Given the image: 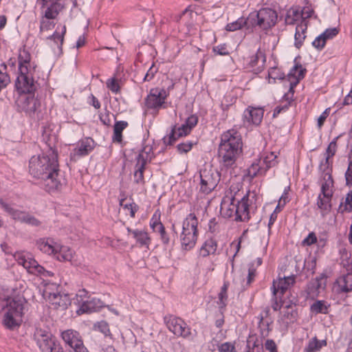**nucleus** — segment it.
I'll use <instances>...</instances> for the list:
<instances>
[{"label": "nucleus", "instance_id": "nucleus-29", "mask_svg": "<svg viewBox=\"0 0 352 352\" xmlns=\"http://www.w3.org/2000/svg\"><path fill=\"white\" fill-rule=\"evenodd\" d=\"M217 248V241L213 239H207L199 250V255L206 257L210 254H214Z\"/></svg>", "mask_w": 352, "mask_h": 352}, {"label": "nucleus", "instance_id": "nucleus-12", "mask_svg": "<svg viewBox=\"0 0 352 352\" xmlns=\"http://www.w3.org/2000/svg\"><path fill=\"white\" fill-rule=\"evenodd\" d=\"M200 190L204 194H209L217 186L220 176L217 171L212 168H204L200 170Z\"/></svg>", "mask_w": 352, "mask_h": 352}, {"label": "nucleus", "instance_id": "nucleus-15", "mask_svg": "<svg viewBox=\"0 0 352 352\" xmlns=\"http://www.w3.org/2000/svg\"><path fill=\"white\" fill-rule=\"evenodd\" d=\"M61 336L65 344L74 349V352H89L79 333L76 331L66 330L62 333Z\"/></svg>", "mask_w": 352, "mask_h": 352}, {"label": "nucleus", "instance_id": "nucleus-21", "mask_svg": "<svg viewBox=\"0 0 352 352\" xmlns=\"http://www.w3.org/2000/svg\"><path fill=\"white\" fill-rule=\"evenodd\" d=\"M295 282V276H288L283 278H279L277 281H273L272 292L274 296L277 294L283 295L290 285H292Z\"/></svg>", "mask_w": 352, "mask_h": 352}, {"label": "nucleus", "instance_id": "nucleus-41", "mask_svg": "<svg viewBox=\"0 0 352 352\" xmlns=\"http://www.w3.org/2000/svg\"><path fill=\"white\" fill-rule=\"evenodd\" d=\"M150 226L153 229V230L155 232L158 233L160 236L164 233V232H166L164 225L160 220V217H157L155 214L153 216V217L151 219Z\"/></svg>", "mask_w": 352, "mask_h": 352}, {"label": "nucleus", "instance_id": "nucleus-53", "mask_svg": "<svg viewBox=\"0 0 352 352\" xmlns=\"http://www.w3.org/2000/svg\"><path fill=\"white\" fill-rule=\"evenodd\" d=\"M95 327L97 328L106 337L110 336L111 335L108 323L104 320L98 322L96 324H95Z\"/></svg>", "mask_w": 352, "mask_h": 352}, {"label": "nucleus", "instance_id": "nucleus-1", "mask_svg": "<svg viewBox=\"0 0 352 352\" xmlns=\"http://www.w3.org/2000/svg\"><path fill=\"white\" fill-rule=\"evenodd\" d=\"M29 173L32 177L41 179L44 189L50 193L60 191L66 185V180L59 168L58 153L52 148L47 153L30 158Z\"/></svg>", "mask_w": 352, "mask_h": 352}, {"label": "nucleus", "instance_id": "nucleus-3", "mask_svg": "<svg viewBox=\"0 0 352 352\" xmlns=\"http://www.w3.org/2000/svg\"><path fill=\"white\" fill-rule=\"evenodd\" d=\"M0 308L6 309L3 324L6 328L13 330L22 322L23 300L20 297L0 298Z\"/></svg>", "mask_w": 352, "mask_h": 352}, {"label": "nucleus", "instance_id": "nucleus-44", "mask_svg": "<svg viewBox=\"0 0 352 352\" xmlns=\"http://www.w3.org/2000/svg\"><path fill=\"white\" fill-rule=\"evenodd\" d=\"M276 157L277 156L274 154V153L271 152L270 153L266 155L263 159H261V163L266 171L270 168L273 167L276 164Z\"/></svg>", "mask_w": 352, "mask_h": 352}, {"label": "nucleus", "instance_id": "nucleus-52", "mask_svg": "<svg viewBox=\"0 0 352 352\" xmlns=\"http://www.w3.org/2000/svg\"><path fill=\"white\" fill-rule=\"evenodd\" d=\"M31 56L30 54L23 50L19 52V65L18 66H24L25 64H28L30 62Z\"/></svg>", "mask_w": 352, "mask_h": 352}, {"label": "nucleus", "instance_id": "nucleus-49", "mask_svg": "<svg viewBox=\"0 0 352 352\" xmlns=\"http://www.w3.org/2000/svg\"><path fill=\"white\" fill-rule=\"evenodd\" d=\"M195 144H196L195 142L188 140L177 144V149L178 153H179L180 154L187 153L192 149L193 145Z\"/></svg>", "mask_w": 352, "mask_h": 352}, {"label": "nucleus", "instance_id": "nucleus-22", "mask_svg": "<svg viewBox=\"0 0 352 352\" xmlns=\"http://www.w3.org/2000/svg\"><path fill=\"white\" fill-rule=\"evenodd\" d=\"M236 199L234 197H225L223 198L220 211L221 214L223 217L230 218L234 217L235 215V208H236Z\"/></svg>", "mask_w": 352, "mask_h": 352}, {"label": "nucleus", "instance_id": "nucleus-17", "mask_svg": "<svg viewBox=\"0 0 352 352\" xmlns=\"http://www.w3.org/2000/svg\"><path fill=\"white\" fill-rule=\"evenodd\" d=\"M167 97L166 91L164 89H152L146 98V105L148 109L160 108Z\"/></svg>", "mask_w": 352, "mask_h": 352}, {"label": "nucleus", "instance_id": "nucleus-45", "mask_svg": "<svg viewBox=\"0 0 352 352\" xmlns=\"http://www.w3.org/2000/svg\"><path fill=\"white\" fill-rule=\"evenodd\" d=\"M319 170L321 172L320 177H326L327 175L328 176V175L329 176H332V169L329 157H326L325 160L320 163L319 166Z\"/></svg>", "mask_w": 352, "mask_h": 352}, {"label": "nucleus", "instance_id": "nucleus-48", "mask_svg": "<svg viewBox=\"0 0 352 352\" xmlns=\"http://www.w3.org/2000/svg\"><path fill=\"white\" fill-rule=\"evenodd\" d=\"M300 19V12L298 10H290L287 12L285 21L287 25H294L296 21Z\"/></svg>", "mask_w": 352, "mask_h": 352}, {"label": "nucleus", "instance_id": "nucleus-18", "mask_svg": "<svg viewBox=\"0 0 352 352\" xmlns=\"http://www.w3.org/2000/svg\"><path fill=\"white\" fill-rule=\"evenodd\" d=\"M248 195L243 196L241 200L236 199L234 220L236 221H248L250 219L249 212Z\"/></svg>", "mask_w": 352, "mask_h": 352}, {"label": "nucleus", "instance_id": "nucleus-56", "mask_svg": "<svg viewBox=\"0 0 352 352\" xmlns=\"http://www.w3.org/2000/svg\"><path fill=\"white\" fill-rule=\"evenodd\" d=\"M350 155H352V148L351 149ZM345 179L346 186L351 187L352 186V160L349 162L347 170L345 173Z\"/></svg>", "mask_w": 352, "mask_h": 352}, {"label": "nucleus", "instance_id": "nucleus-47", "mask_svg": "<svg viewBox=\"0 0 352 352\" xmlns=\"http://www.w3.org/2000/svg\"><path fill=\"white\" fill-rule=\"evenodd\" d=\"M352 210V190H350L346 196L344 206H343V203L341 202L339 206V211L341 213H344L345 212H351Z\"/></svg>", "mask_w": 352, "mask_h": 352}, {"label": "nucleus", "instance_id": "nucleus-26", "mask_svg": "<svg viewBox=\"0 0 352 352\" xmlns=\"http://www.w3.org/2000/svg\"><path fill=\"white\" fill-rule=\"evenodd\" d=\"M338 291L342 293H348L352 291V273H347L340 276L336 280Z\"/></svg>", "mask_w": 352, "mask_h": 352}, {"label": "nucleus", "instance_id": "nucleus-4", "mask_svg": "<svg viewBox=\"0 0 352 352\" xmlns=\"http://www.w3.org/2000/svg\"><path fill=\"white\" fill-rule=\"evenodd\" d=\"M197 225L198 220L194 213H190L183 221L179 236L183 250L189 251L195 246L198 236Z\"/></svg>", "mask_w": 352, "mask_h": 352}, {"label": "nucleus", "instance_id": "nucleus-55", "mask_svg": "<svg viewBox=\"0 0 352 352\" xmlns=\"http://www.w3.org/2000/svg\"><path fill=\"white\" fill-rule=\"evenodd\" d=\"M269 322H265L263 320V317L261 318L260 322H259V328L261 331V335L262 337L265 338L267 337L269 334Z\"/></svg>", "mask_w": 352, "mask_h": 352}, {"label": "nucleus", "instance_id": "nucleus-32", "mask_svg": "<svg viewBox=\"0 0 352 352\" xmlns=\"http://www.w3.org/2000/svg\"><path fill=\"white\" fill-rule=\"evenodd\" d=\"M265 173L266 170L261 163V159H256L248 169V175L251 178L263 175Z\"/></svg>", "mask_w": 352, "mask_h": 352}, {"label": "nucleus", "instance_id": "nucleus-28", "mask_svg": "<svg viewBox=\"0 0 352 352\" xmlns=\"http://www.w3.org/2000/svg\"><path fill=\"white\" fill-rule=\"evenodd\" d=\"M326 278L325 275L322 274L320 276L311 280L307 285V292L309 296L314 297L320 292L319 289L322 287V280Z\"/></svg>", "mask_w": 352, "mask_h": 352}, {"label": "nucleus", "instance_id": "nucleus-31", "mask_svg": "<svg viewBox=\"0 0 352 352\" xmlns=\"http://www.w3.org/2000/svg\"><path fill=\"white\" fill-rule=\"evenodd\" d=\"M246 352H263L262 340L258 339L255 335H251L247 340Z\"/></svg>", "mask_w": 352, "mask_h": 352}, {"label": "nucleus", "instance_id": "nucleus-30", "mask_svg": "<svg viewBox=\"0 0 352 352\" xmlns=\"http://www.w3.org/2000/svg\"><path fill=\"white\" fill-rule=\"evenodd\" d=\"M307 28V23L300 22L296 28V32L294 34L295 43L294 45L297 48H300L306 38L305 32Z\"/></svg>", "mask_w": 352, "mask_h": 352}, {"label": "nucleus", "instance_id": "nucleus-38", "mask_svg": "<svg viewBox=\"0 0 352 352\" xmlns=\"http://www.w3.org/2000/svg\"><path fill=\"white\" fill-rule=\"evenodd\" d=\"M329 305L323 300H316L310 307V310L312 314H318L328 313Z\"/></svg>", "mask_w": 352, "mask_h": 352}, {"label": "nucleus", "instance_id": "nucleus-2", "mask_svg": "<svg viewBox=\"0 0 352 352\" xmlns=\"http://www.w3.org/2000/svg\"><path fill=\"white\" fill-rule=\"evenodd\" d=\"M242 146L241 137L237 131L228 130L223 133L218 148L220 165L225 168H233L242 153Z\"/></svg>", "mask_w": 352, "mask_h": 352}, {"label": "nucleus", "instance_id": "nucleus-61", "mask_svg": "<svg viewBox=\"0 0 352 352\" xmlns=\"http://www.w3.org/2000/svg\"><path fill=\"white\" fill-rule=\"evenodd\" d=\"M219 352H236L234 346L230 342H225L219 347Z\"/></svg>", "mask_w": 352, "mask_h": 352}, {"label": "nucleus", "instance_id": "nucleus-54", "mask_svg": "<svg viewBox=\"0 0 352 352\" xmlns=\"http://www.w3.org/2000/svg\"><path fill=\"white\" fill-rule=\"evenodd\" d=\"M299 12L301 22L307 23L306 20L311 16L314 10L309 6H305Z\"/></svg>", "mask_w": 352, "mask_h": 352}, {"label": "nucleus", "instance_id": "nucleus-58", "mask_svg": "<svg viewBox=\"0 0 352 352\" xmlns=\"http://www.w3.org/2000/svg\"><path fill=\"white\" fill-rule=\"evenodd\" d=\"M338 138L337 137L333 140H332L327 148V157H329V159L333 157L336 153L337 146L336 140Z\"/></svg>", "mask_w": 352, "mask_h": 352}, {"label": "nucleus", "instance_id": "nucleus-10", "mask_svg": "<svg viewBox=\"0 0 352 352\" xmlns=\"http://www.w3.org/2000/svg\"><path fill=\"white\" fill-rule=\"evenodd\" d=\"M198 118L195 115L188 117L185 122L180 126H174L168 136L163 138L166 145H172L179 138L189 134L191 130L197 125Z\"/></svg>", "mask_w": 352, "mask_h": 352}, {"label": "nucleus", "instance_id": "nucleus-7", "mask_svg": "<svg viewBox=\"0 0 352 352\" xmlns=\"http://www.w3.org/2000/svg\"><path fill=\"white\" fill-rule=\"evenodd\" d=\"M14 258L19 265H22L27 271L33 274L41 275L44 277L53 276L54 273L45 270L32 257V255L25 252H16Z\"/></svg>", "mask_w": 352, "mask_h": 352}, {"label": "nucleus", "instance_id": "nucleus-23", "mask_svg": "<svg viewBox=\"0 0 352 352\" xmlns=\"http://www.w3.org/2000/svg\"><path fill=\"white\" fill-rule=\"evenodd\" d=\"M95 142L91 138L81 140L76 148L74 149V154L79 157L87 155L95 147Z\"/></svg>", "mask_w": 352, "mask_h": 352}, {"label": "nucleus", "instance_id": "nucleus-19", "mask_svg": "<svg viewBox=\"0 0 352 352\" xmlns=\"http://www.w3.org/2000/svg\"><path fill=\"white\" fill-rule=\"evenodd\" d=\"M263 117V109L249 107L243 112V123L247 126L250 124L258 125L261 122Z\"/></svg>", "mask_w": 352, "mask_h": 352}, {"label": "nucleus", "instance_id": "nucleus-13", "mask_svg": "<svg viewBox=\"0 0 352 352\" xmlns=\"http://www.w3.org/2000/svg\"><path fill=\"white\" fill-rule=\"evenodd\" d=\"M33 338L42 352H50L59 344L50 331L41 328H36Z\"/></svg>", "mask_w": 352, "mask_h": 352}, {"label": "nucleus", "instance_id": "nucleus-27", "mask_svg": "<svg viewBox=\"0 0 352 352\" xmlns=\"http://www.w3.org/2000/svg\"><path fill=\"white\" fill-rule=\"evenodd\" d=\"M321 189L320 193L324 197H333V179L332 176L327 175L326 177H320Z\"/></svg>", "mask_w": 352, "mask_h": 352}, {"label": "nucleus", "instance_id": "nucleus-35", "mask_svg": "<svg viewBox=\"0 0 352 352\" xmlns=\"http://www.w3.org/2000/svg\"><path fill=\"white\" fill-rule=\"evenodd\" d=\"M60 261H70L73 258V251L67 246L60 245L55 255Z\"/></svg>", "mask_w": 352, "mask_h": 352}, {"label": "nucleus", "instance_id": "nucleus-25", "mask_svg": "<svg viewBox=\"0 0 352 352\" xmlns=\"http://www.w3.org/2000/svg\"><path fill=\"white\" fill-rule=\"evenodd\" d=\"M36 246L41 252L49 255H55L58 248V244L51 238L38 239L36 241Z\"/></svg>", "mask_w": 352, "mask_h": 352}, {"label": "nucleus", "instance_id": "nucleus-16", "mask_svg": "<svg viewBox=\"0 0 352 352\" xmlns=\"http://www.w3.org/2000/svg\"><path fill=\"white\" fill-rule=\"evenodd\" d=\"M16 101L17 109L19 111H23L26 114L31 116L36 111L38 102L34 97V94L26 95L22 94Z\"/></svg>", "mask_w": 352, "mask_h": 352}, {"label": "nucleus", "instance_id": "nucleus-14", "mask_svg": "<svg viewBox=\"0 0 352 352\" xmlns=\"http://www.w3.org/2000/svg\"><path fill=\"white\" fill-rule=\"evenodd\" d=\"M0 205L1 208L15 220H18L22 223H25L32 226H39L41 225V221L34 216L28 212L14 208L2 199H0Z\"/></svg>", "mask_w": 352, "mask_h": 352}, {"label": "nucleus", "instance_id": "nucleus-5", "mask_svg": "<svg viewBox=\"0 0 352 352\" xmlns=\"http://www.w3.org/2000/svg\"><path fill=\"white\" fill-rule=\"evenodd\" d=\"M306 73V69L304 67H292L286 76V79L289 82V89L287 94H285L283 98L287 101L284 106H277L274 111L273 117H276L282 111H285L292 100L294 93V88L298 84L300 80L302 79Z\"/></svg>", "mask_w": 352, "mask_h": 352}, {"label": "nucleus", "instance_id": "nucleus-46", "mask_svg": "<svg viewBox=\"0 0 352 352\" xmlns=\"http://www.w3.org/2000/svg\"><path fill=\"white\" fill-rule=\"evenodd\" d=\"M117 73L114 74L113 77L108 79L107 81V87L108 89H109L114 94H118L120 93V87L118 84V78L117 77Z\"/></svg>", "mask_w": 352, "mask_h": 352}, {"label": "nucleus", "instance_id": "nucleus-60", "mask_svg": "<svg viewBox=\"0 0 352 352\" xmlns=\"http://www.w3.org/2000/svg\"><path fill=\"white\" fill-rule=\"evenodd\" d=\"M322 34L327 41V39L332 38L336 36L338 34V30L336 28H328Z\"/></svg>", "mask_w": 352, "mask_h": 352}, {"label": "nucleus", "instance_id": "nucleus-42", "mask_svg": "<svg viewBox=\"0 0 352 352\" xmlns=\"http://www.w3.org/2000/svg\"><path fill=\"white\" fill-rule=\"evenodd\" d=\"M266 62V56L263 52L258 49L256 53L251 57L250 65L254 66L255 65H261L264 66Z\"/></svg>", "mask_w": 352, "mask_h": 352}, {"label": "nucleus", "instance_id": "nucleus-34", "mask_svg": "<svg viewBox=\"0 0 352 352\" xmlns=\"http://www.w3.org/2000/svg\"><path fill=\"white\" fill-rule=\"evenodd\" d=\"M326 340H318L316 336L309 340L307 345L305 346V352H318L323 347L327 346Z\"/></svg>", "mask_w": 352, "mask_h": 352}, {"label": "nucleus", "instance_id": "nucleus-64", "mask_svg": "<svg viewBox=\"0 0 352 352\" xmlns=\"http://www.w3.org/2000/svg\"><path fill=\"white\" fill-rule=\"evenodd\" d=\"M265 347L270 352H278L277 346L273 340H267L265 343Z\"/></svg>", "mask_w": 352, "mask_h": 352}, {"label": "nucleus", "instance_id": "nucleus-37", "mask_svg": "<svg viewBox=\"0 0 352 352\" xmlns=\"http://www.w3.org/2000/svg\"><path fill=\"white\" fill-rule=\"evenodd\" d=\"M331 198L332 197H324L322 194H319L317 198L318 208L324 212H329L331 210Z\"/></svg>", "mask_w": 352, "mask_h": 352}, {"label": "nucleus", "instance_id": "nucleus-36", "mask_svg": "<svg viewBox=\"0 0 352 352\" xmlns=\"http://www.w3.org/2000/svg\"><path fill=\"white\" fill-rule=\"evenodd\" d=\"M250 21L248 17L245 19L244 18H239L236 21L227 24L226 30L228 32H234L240 30L243 26H247L249 28Z\"/></svg>", "mask_w": 352, "mask_h": 352}, {"label": "nucleus", "instance_id": "nucleus-50", "mask_svg": "<svg viewBox=\"0 0 352 352\" xmlns=\"http://www.w3.org/2000/svg\"><path fill=\"white\" fill-rule=\"evenodd\" d=\"M7 67L0 69V90L5 88L10 82L9 75L6 72Z\"/></svg>", "mask_w": 352, "mask_h": 352}, {"label": "nucleus", "instance_id": "nucleus-57", "mask_svg": "<svg viewBox=\"0 0 352 352\" xmlns=\"http://www.w3.org/2000/svg\"><path fill=\"white\" fill-rule=\"evenodd\" d=\"M325 43L326 41L324 38V36H322V34H320L312 42V45L315 48L320 50L324 47Z\"/></svg>", "mask_w": 352, "mask_h": 352}, {"label": "nucleus", "instance_id": "nucleus-39", "mask_svg": "<svg viewBox=\"0 0 352 352\" xmlns=\"http://www.w3.org/2000/svg\"><path fill=\"white\" fill-rule=\"evenodd\" d=\"M133 236L142 246L148 245L150 243V238L144 230H135L133 231Z\"/></svg>", "mask_w": 352, "mask_h": 352}, {"label": "nucleus", "instance_id": "nucleus-33", "mask_svg": "<svg viewBox=\"0 0 352 352\" xmlns=\"http://www.w3.org/2000/svg\"><path fill=\"white\" fill-rule=\"evenodd\" d=\"M51 2V5L47 8L44 14L47 19H56L60 11L63 8V6L57 0Z\"/></svg>", "mask_w": 352, "mask_h": 352}, {"label": "nucleus", "instance_id": "nucleus-20", "mask_svg": "<svg viewBox=\"0 0 352 352\" xmlns=\"http://www.w3.org/2000/svg\"><path fill=\"white\" fill-rule=\"evenodd\" d=\"M104 307V304L100 299L88 297L87 300L82 302L79 309L77 310V313L78 314H90L98 311Z\"/></svg>", "mask_w": 352, "mask_h": 352}, {"label": "nucleus", "instance_id": "nucleus-9", "mask_svg": "<svg viewBox=\"0 0 352 352\" xmlns=\"http://www.w3.org/2000/svg\"><path fill=\"white\" fill-rule=\"evenodd\" d=\"M164 320L167 328L174 335L190 341L193 340L194 336L190 328L181 318L168 315Z\"/></svg>", "mask_w": 352, "mask_h": 352}, {"label": "nucleus", "instance_id": "nucleus-40", "mask_svg": "<svg viewBox=\"0 0 352 352\" xmlns=\"http://www.w3.org/2000/svg\"><path fill=\"white\" fill-rule=\"evenodd\" d=\"M268 78L270 83L275 82L276 80H283L285 76L282 72L280 67H270L268 70Z\"/></svg>", "mask_w": 352, "mask_h": 352}, {"label": "nucleus", "instance_id": "nucleus-11", "mask_svg": "<svg viewBox=\"0 0 352 352\" xmlns=\"http://www.w3.org/2000/svg\"><path fill=\"white\" fill-rule=\"evenodd\" d=\"M56 284H49L46 286L43 296L47 298L50 303L54 307L55 309H59L62 311L67 309L71 305V298L67 294H61L60 292H54V289H57Z\"/></svg>", "mask_w": 352, "mask_h": 352}, {"label": "nucleus", "instance_id": "nucleus-8", "mask_svg": "<svg viewBox=\"0 0 352 352\" xmlns=\"http://www.w3.org/2000/svg\"><path fill=\"white\" fill-rule=\"evenodd\" d=\"M35 67H19V74L15 81V87L19 94H34L36 85L33 79L32 70Z\"/></svg>", "mask_w": 352, "mask_h": 352}, {"label": "nucleus", "instance_id": "nucleus-59", "mask_svg": "<svg viewBox=\"0 0 352 352\" xmlns=\"http://www.w3.org/2000/svg\"><path fill=\"white\" fill-rule=\"evenodd\" d=\"M213 52L216 54L224 56L229 54L226 44H221L213 47Z\"/></svg>", "mask_w": 352, "mask_h": 352}, {"label": "nucleus", "instance_id": "nucleus-43", "mask_svg": "<svg viewBox=\"0 0 352 352\" xmlns=\"http://www.w3.org/2000/svg\"><path fill=\"white\" fill-rule=\"evenodd\" d=\"M229 283L225 282L221 289V292L219 294L217 303L219 305L220 309H223L226 306L228 296L227 291L228 289Z\"/></svg>", "mask_w": 352, "mask_h": 352}, {"label": "nucleus", "instance_id": "nucleus-24", "mask_svg": "<svg viewBox=\"0 0 352 352\" xmlns=\"http://www.w3.org/2000/svg\"><path fill=\"white\" fill-rule=\"evenodd\" d=\"M147 159L144 157L143 152L137 157V164L134 172V182L138 184H144V171Z\"/></svg>", "mask_w": 352, "mask_h": 352}, {"label": "nucleus", "instance_id": "nucleus-6", "mask_svg": "<svg viewBox=\"0 0 352 352\" xmlns=\"http://www.w3.org/2000/svg\"><path fill=\"white\" fill-rule=\"evenodd\" d=\"M276 12L269 8L259 10L256 13H251L248 21L252 26H258L259 28L267 30L274 26L277 22Z\"/></svg>", "mask_w": 352, "mask_h": 352}, {"label": "nucleus", "instance_id": "nucleus-62", "mask_svg": "<svg viewBox=\"0 0 352 352\" xmlns=\"http://www.w3.org/2000/svg\"><path fill=\"white\" fill-rule=\"evenodd\" d=\"M329 109H326L318 118V126L320 129L329 114Z\"/></svg>", "mask_w": 352, "mask_h": 352}, {"label": "nucleus", "instance_id": "nucleus-51", "mask_svg": "<svg viewBox=\"0 0 352 352\" xmlns=\"http://www.w3.org/2000/svg\"><path fill=\"white\" fill-rule=\"evenodd\" d=\"M66 32V26L63 25L61 27V30L60 32L57 31V30L54 32L53 34L48 37L49 39L54 40L55 42L60 41V45L63 44L64 35Z\"/></svg>", "mask_w": 352, "mask_h": 352}, {"label": "nucleus", "instance_id": "nucleus-63", "mask_svg": "<svg viewBox=\"0 0 352 352\" xmlns=\"http://www.w3.org/2000/svg\"><path fill=\"white\" fill-rule=\"evenodd\" d=\"M317 241V237L314 232H311L308 236L303 240L302 243L304 245H311Z\"/></svg>", "mask_w": 352, "mask_h": 352}]
</instances>
